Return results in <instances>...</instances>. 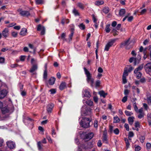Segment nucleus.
I'll use <instances>...</instances> for the list:
<instances>
[{
  "label": "nucleus",
  "mask_w": 151,
  "mask_h": 151,
  "mask_svg": "<svg viewBox=\"0 0 151 151\" xmlns=\"http://www.w3.org/2000/svg\"><path fill=\"white\" fill-rule=\"evenodd\" d=\"M3 114H7L3 116V120H5L9 116V115L12 113L14 111L13 107L12 106L10 107L6 106L3 108L1 109Z\"/></svg>",
  "instance_id": "nucleus-1"
},
{
  "label": "nucleus",
  "mask_w": 151,
  "mask_h": 151,
  "mask_svg": "<svg viewBox=\"0 0 151 151\" xmlns=\"http://www.w3.org/2000/svg\"><path fill=\"white\" fill-rule=\"evenodd\" d=\"M91 120L89 118L83 117L82 120L80 122V125L84 128H88L90 127V123Z\"/></svg>",
  "instance_id": "nucleus-2"
},
{
  "label": "nucleus",
  "mask_w": 151,
  "mask_h": 151,
  "mask_svg": "<svg viewBox=\"0 0 151 151\" xmlns=\"http://www.w3.org/2000/svg\"><path fill=\"white\" fill-rule=\"evenodd\" d=\"M84 70L85 74L87 77V81L88 83H90L92 84L94 82V79L92 78L91 76L90 73L85 67L84 68Z\"/></svg>",
  "instance_id": "nucleus-3"
},
{
  "label": "nucleus",
  "mask_w": 151,
  "mask_h": 151,
  "mask_svg": "<svg viewBox=\"0 0 151 151\" xmlns=\"http://www.w3.org/2000/svg\"><path fill=\"white\" fill-rule=\"evenodd\" d=\"M130 42V39L129 38L127 40L122 43L121 44L120 47H125L126 49H129L132 47L131 46H129Z\"/></svg>",
  "instance_id": "nucleus-4"
},
{
  "label": "nucleus",
  "mask_w": 151,
  "mask_h": 151,
  "mask_svg": "<svg viewBox=\"0 0 151 151\" xmlns=\"http://www.w3.org/2000/svg\"><path fill=\"white\" fill-rule=\"evenodd\" d=\"M93 136L94 134L93 132L89 133L88 134L84 133L81 135L82 137L83 136V139L87 141L91 139L93 137Z\"/></svg>",
  "instance_id": "nucleus-5"
},
{
  "label": "nucleus",
  "mask_w": 151,
  "mask_h": 151,
  "mask_svg": "<svg viewBox=\"0 0 151 151\" xmlns=\"http://www.w3.org/2000/svg\"><path fill=\"white\" fill-rule=\"evenodd\" d=\"M91 109L88 107H83L81 109V114H84L85 115H90L91 114Z\"/></svg>",
  "instance_id": "nucleus-6"
},
{
  "label": "nucleus",
  "mask_w": 151,
  "mask_h": 151,
  "mask_svg": "<svg viewBox=\"0 0 151 151\" xmlns=\"http://www.w3.org/2000/svg\"><path fill=\"white\" fill-rule=\"evenodd\" d=\"M115 41L116 39H112L109 41L105 46L104 50L108 51L109 48L112 46Z\"/></svg>",
  "instance_id": "nucleus-7"
},
{
  "label": "nucleus",
  "mask_w": 151,
  "mask_h": 151,
  "mask_svg": "<svg viewBox=\"0 0 151 151\" xmlns=\"http://www.w3.org/2000/svg\"><path fill=\"white\" fill-rule=\"evenodd\" d=\"M37 30L38 31H40L41 35H43L45 34V29L44 27L42 26L40 24H39L37 26Z\"/></svg>",
  "instance_id": "nucleus-8"
},
{
  "label": "nucleus",
  "mask_w": 151,
  "mask_h": 151,
  "mask_svg": "<svg viewBox=\"0 0 151 151\" xmlns=\"http://www.w3.org/2000/svg\"><path fill=\"white\" fill-rule=\"evenodd\" d=\"M18 11L19 12L20 14L22 16H28L30 15V13L28 11H23L21 9H19Z\"/></svg>",
  "instance_id": "nucleus-9"
},
{
  "label": "nucleus",
  "mask_w": 151,
  "mask_h": 151,
  "mask_svg": "<svg viewBox=\"0 0 151 151\" xmlns=\"http://www.w3.org/2000/svg\"><path fill=\"white\" fill-rule=\"evenodd\" d=\"M8 147L10 149H14L15 148V143L11 141H9L6 142Z\"/></svg>",
  "instance_id": "nucleus-10"
},
{
  "label": "nucleus",
  "mask_w": 151,
  "mask_h": 151,
  "mask_svg": "<svg viewBox=\"0 0 151 151\" xmlns=\"http://www.w3.org/2000/svg\"><path fill=\"white\" fill-rule=\"evenodd\" d=\"M144 68L146 72L149 73L151 72V63H147L145 66Z\"/></svg>",
  "instance_id": "nucleus-11"
},
{
  "label": "nucleus",
  "mask_w": 151,
  "mask_h": 151,
  "mask_svg": "<svg viewBox=\"0 0 151 151\" xmlns=\"http://www.w3.org/2000/svg\"><path fill=\"white\" fill-rule=\"evenodd\" d=\"M83 96L87 98H89L91 95L88 89H85L83 91Z\"/></svg>",
  "instance_id": "nucleus-12"
},
{
  "label": "nucleus",
  "mask_w": 151,
  "mask_h": 151,
  "mask_svg": "<svg viewBox=\"0 0 151 151\" xmlns=\"http://www.w3.org/2000/svg\"><path fill=\"white\" fill-rule=\"evenodd\" d=\"M2 35L4 37L6 38L8 37L9 35V30L7 28H5L2 32Z\"/></svg>",
  "instance_id": "nucleus-13"
},
{
  "label": "nucleus",
  "mask_w": 151,
  "mask_h": 151,
  "mask_svg": "<svg viewBox=\"0 0 151 151\" xmlns=\"http://www.w3.org/2000/svg\"><path fill=\"white\" fill-rule=\"evenodd\" d=\"M7 91L6 90H3L0 91V99L4 98L6 95Z\"/></svg>",
  "instance_id": "nucleus-14"
},
{
  "label": "nucleus",
  "mask_w": 151,
  "mask_h": 151,
  "mask_svg": "<svg viewBox=\"0 0 151 151\" xmlns=\"http://www.w3.org/2000/svg\"><path fill=\"white\" fill-rule=\"evenodd\" d=\"M103 142L107 144L108 143L107 136L106 131H104L103 136Z\"/></svg>",
  "instance_id": "nucleus-15"
},
{
  "label": "nucleus",
  "mask_w": 151,
  "mask_h": 151,
  "mask_svg": "<svg viewBox=\"0 0 151 151\" xmlns=\"http://www.w3.org/2000/svg\"><path fill=\"white\" fill-rule=\"evenodd\" d=\"M54 107V104H51L48 105L47 106V110L48 113H51Z\"/></svg>",
  "instance_id": "nucleus-16"
},
{
  "label": "nucleus",
  "mask_w": 151,
  "mask_h": 151,
  "mask_svg": "<svg viewBox=\"0 0 151 151\" xmlns=\"http://www.w3.org/2000/svg\"><path fill=\"white\" fill-rule=\"evenodd\" d=\"M37 68L38 67L37 65H33L31 68L29 70V72L31 73H33L37 70Z\"/></svg>",
  "instance_id": "nucleus-17"
},
{
  "label": "nucleus",
  "mask_w": 151,
  "mask_h": 151,
  "mask_svg": "<svg viewBox=\"0 0 151 151\" xmlns=\"http://www.w3.org/2000/svg\"><path fill=\"white\" fill-rule=\"evenodd\" d=\"M27 33V29L25 28H23L22 29L19 34L22 36H24L26 35Z\"/></svg>",
  "instance_id": "nucleus-18"
},
{
  "label": "nucleus",
  "mask_w": 151,
  "mask_h": 151,
  "mask_svg": "<svg viewBox=\"0 0 151 151\" xmlns=\"http://www.w3.org/2000/svg\"><path fill=\"white\" fill-rule=\"evenodd\" d=\"M66 87V83L64 82H62L60 84L59 88L60 90H62Z\"/></svg>",
  "instance_id": "nucleus-19"
},
{
  "label": "nucleus",
  "mask_w": 151,
  "mask_h": 151,
  "mask_svg": "<svg viewBox=\"0 0 151 151\" xmlns=\"http://www.w3.org/2000/svg\"><path fill=\"white\" fill-rule=\"evenodd\" d=\"M37 146L38 149L40 151H42V150L43 145L41 144V142L39 141L37 143Z\"/></svg>",
  "instance_id": "nucleus-20"
},
{
  "label": "nucleus",
  "mask_w": 151,
  "mask_h": 151,
  "mask_svg": "<svg viewBox=\"0 0 151 151\" xmlns=\"http://www.w3.org/2000/svg\"><path fill=\"white\" fill-rule=\"evenodd\" d=\"M99 93L101 96H102L104 98H105L106 96L107 95V93H105L103 91H99Z\"/></svg>",
  "instance_id": "nucleus-21"
},
{
  "label": "nucleus",
  "mask_w": 151,
  "mask_h": 151,
  "mask_svg": "<svg viewBox=\"0 0 151 151\" xmlns=\"http://www.w3.org/2000/svg\"><path fill=\"white\" fill-rule=\"evenodd\" d=\"M134 118L133 116L129 117L128 118V121L129 124L132 125L134 122Z\"/></svg>",
  "instance_id": "nucleus-22"
},
{
  "label": "nucleus",
  "mask_w": 151,
  "mask_h": 151,
  "mask_svg": "<svg viewBox=\"0 0 151 151\" xmlns=\"http://www.w3.org/2000/svg\"><path fill=\"white\" fill-rule=\"evenodd\" d=\"M104 3L103 1H97L95 2V5L97 6H99L100 5L103 4Z\"/></svg>",
  "instance_id": "nucleus-23"
},
{
  "label": "nucleus",
  "mask_w": 151,
  "mask_h": 151,
  "mask_svg": "<svg viewBox=\"0 0 151 151\" xmlns=\"http://www.w3.org/2000/svg\"><path fill=\"white\" fill-rule=\"evenodd\" d=\"M55 81V78L53 77H51L50 78L49 81V83L50 84L52 85L54 83Z\"/></svg>",
  "instance_id": "nucleus-24"
},
{
  "label": "nucleus",
  "mask_w": 151,
  "mask_h": 151,
  "mask_svg": "<svg viewBox=\"0 0 151 151\" xmlns=\"http://www.w3.org/2000/svg\"><path fill=\"white\" fill-rule=\"evenodd\" d=\"M134 73L135 74L136 78L137 79L140 78L142 75V74L140 72L137 71Z\"/></svg>",
  "instance_id": "nucleus-25"
},
{
  "label": "nucleus",
  "mask_w": 151,
  "mask_h": 151,
  "mask_svg": "<svg viewBox=\"0 0 151 151\" xmlns=\"http://www.w3.org/2000/svg\"><path fill=\"white\" fill-rule=\"evenodd\" d=\"M147 119L149 125H151V113H148L147 115Z\"/></svg>",
  "instance_id": "nucleus-26"
},
{
  "label": "nucleus",
  "mask_w": 151,
  "mask_h": 151,
  "mask_svg": "<svg viewBox=\"0 0 151 151\" xmlns=\"http://www.w3.org/2000/svg\"><path fill=\"white\" fill-rule=\"evenodd\" d=\"M126 12L125 10L124 9H121L119 12V15L122 16L124 15Z\"/></svg>",
  "instance_id": "nucleus-27"
},
{
  "label": "nucleus",
  "mask_w": 151,
  "mask_h": 151,
  "mask_svg": "<svg viewBox=\"0 0 151 151\" xmlns=\"http://www.w3.org/2000/svg\"><path fill=\"white\" fill-rule=\"evenodd\" d=\"M120 120L118 118V116H116L114 117V123H117L119 122Z\"/></svg>",
  "instance_id": "nucleus-28"
},
{
  "label": "nucleus",
  "mask_w": 151,
  "mask_h": 151,
  "mask_svg": "<svg viewBox=\"0 0 151 151\" xmlns=\"http://www.w3.org/2000/svg\"><path fill=\"white\" fill-rule=\"evenodd\" d=\"M128 73H129L127 71V68H125L124 70V71L123 73V76L124 77H127L128 76Z\"/></svg>",
  "instance_id": "nucleus-29"
},
{
  "label": "nucleus",
  "mask_w": 151,
  "mask_h": 151,
  "mask_svg": "<svg viewBox=\"0 0 151 151\" xmlns=\"http://www.w3.org/2000/svg\"><path fill=\"white\" fill-rule=\"evenodd\" d=\"M143 68L142 65L139 66L137 68L135 69L134 71V73H135L137 71L140 72L139 71L142 70Z\"/></svg>",
  "instance_id": "nucleus-30"
},
{
  "label": "nucleus",
  "mask_w": 151,
  "mask_h": 151,
  "mask_svg": "<svg viewBox=\"0 0 151 151\" xmlns=\"http://www.w3.org/2000/svg\"><path fill=\"white\" fill-rule=\"evenodd\" d=\"M86 103L89 106H91L93 105V102L89 100H88L86 101Z\"/></svg>",
  "instance_id": "nucleus-31"
},
{
  "label": "nucleus",
  "mask_w": 151,
  "mask_h": 151,
  "mask_svg": "<svg viewBox=\"0 0 151 151\" xmlns=\"http://www.w3.org/2000/svg\"><path fill=\"white\" fill-rule=\"evenodd\" d=\"M110 26V24H108L106 25L105 29V30L106 32L109 33L110 32V29L109 28Z\"/></svg>",
  "instance_id": "nucleus-32"
},
{
  "label": "nucleus",
  "mask_w": 151,
  "mask_h": 151,
  "mask_svg": "<svg viewBox=\"0 0 151 151\" xmlns=\"http://www.w3.org/2000/svg\"><path fill=\"white\" fill-rule=\"evenodd\" d=\"M69 22V21L68 19H63L62 20L61 23L64 25L65 23L68 24Z\"/></svg>",
  "instance_id": "nucleus-33"
},
{
  "label": "nucleus",
  "mask_w": 151,
  "mask_h": 151,
  "mask_svg": "<svg viewBox=\"0 0 151 151\" xmlns=\"http://www.w3.org/2000/svg\"><path fill=\"white\" fill-rule=\"evenodd\" d=\"M125 113L126 115L128 116H131L133 114V113L132 112L129 111L127 110H126L125 111Z\"/></svg>",
  "instance_id": "nucleus-34"
},
{
  "label": "nucleus",
  "mask_w": 151,
  "mask_h": 151,
  "mask_svg": "<svg viewBox=\"0 0 151 151\" xmlns=\"http://www.w3.org/2000/svg\"><path fill=\"white\" fill-rule=\"evenodd\" d=\"M77 6L81 9H83L84 8L83 4L81 3H78L77 4Z\"/></svg>",
  "instance_id": "nucleus-35"
},
{
  "label": "nucleus",
  "mask_w": 151,
  "mask_h": 151,
  "mask_svg": "<svg viewBox=\"0 0 151 151\" xmlns=\"http://www.w3.org/2000/svg\"><path fill=\"white\" fill-rule=\"evenodd\" d=\"M47 77V70L45 69L44 71L43 74V78L46 80Z\"/></svg>",
  "instance_id": "nucleus-36"
},
{
  "label": "nucleus",
  "mask_w": 151,
  "mask_h": 151,
  "mask_svg": "<svg viewBox=\"0 0 151 151\" xmlns=\"http://www.w3.org/2000/svg\"><path fill=\"white\" fill-rule=\"evenodd\" d=\"M103 12L105 14H107L109 12V8L107 7H105L103 9Z\"/></svg>",
  "instance_id": "nucleus-37"
},
{
  "label": "nucleus",
  "mask_w": 151,
  "mask_h": 151,
  "mask_svg": "<svg viewBox=\"0 0 151 151\" xmlns=\"http://www.w3.org/2000/svg\"><path fill=\"white\" fill-rule=\"evenodd\" d=\"M124 140L125 142V143L126 144V147H127V148H128L129 147V146L130 145L129 142L128 141V139L127 138H125Z\"/></svg>",
  "instance_id": "nucleus-38"
},
{
  "label": "nucleus",
  "mask_w": 151,
  "mask_h": 151,
  "mask_svg": "<svg viewBox=\"0 0 151 151\" xmlns=\"http://www.w3.org/2000/svg\"><path fill=\"white\" fill-rule=\"evenodd\" d=\"M112 32L113 33V35L114 36L118 35V32L115 29H114Z\"/></svg>",
  "instance_id": "nucleus-39"
},
{
  "label": "nucleus",
  "mask_w": 151,
  "mask_h": 151,
  "mask_svg": "<svg viewBox=\"0 0 151 151\" xmlns=\"http://www.w3.org/2000/svg\"><path fill=\"white\" fill-rule=\"evenodd\" d=\"M71 33L70 35L69 36V40L70 41L71 40L72 37L73 36L74 34V31H73V29H72L71 31Z\"/></svg>",
  "instance_id": "nucleus-40"
},
{
  "label": "nucleus",
  "mask_w": 151,
  "mask_h": 151,
  "mask_svg": "<svg viewBox=\"0 0 151 151\" xmlns=\"http://www.w3.org/2000/svg\"><path fill=\"white\" fill-rule=\"evenodd\" d=\"M147 149L149 150L151 148V144L149 143H147L146 145Z\"/></svg>",
  "instance_id": "nucleus-41"
},
{
  "label": "nucleus",
  "mask_w": 151,
  "mask_h": 151,
  "mask_svg": "<svg viewBox=\"0 0 151 151\" xmlns=\"http://www.w3.org/2000/svg\"><path fill=\"white\" fill-rule=\"evenodd\" d=\"M17 34L18 33L16 32L13 31L12 32V35L14 37H16L17 36Z\"/></svg>",
  "instance_id": "nucleus-42"
},
{
  "label": "nucleus",
  "mask_w": 151,
  "mask_h": 151,
  "mask_svg": "<svg viewBox=\"0 0 151 151\" xmlns=\"http://www.w3.org/2000/svg\"><path fill=\"white\" fill-rule=\"evenodd\" d=\"M73 13L76 15V16H78L79 15V14L77 10L76 9H74L73 11Z\"/></svg>",
  "instance_id": "nucleus-43"
},
{
  "label": "nucleus",
  "mask_w": 151,
  "mask_h": 151,
  "mask_svg": "<svg viewBox=\"0 0 151 151\" xmlns=\"http://www.w3.org/2000/svg\"><path fill=\"white\" fill-rule=\"evenodd\" d=\"M66 34L65 33H63L61 35V38L62 40H66V39L65 38Z\"/></svg>",
  "instance_id": "nucleus-44"
},
{
  "label": "nucleus",
  "mask_w": 151,
  "mask_h": 151,
  "mask_svg": "<svg viewBox=\"0 0 151 151\" xmlns=\"http://www.w3.org/2000/svg\"><path fill=\"white\" fill-rule=\"evenodd\" d=\"M129 62L131 63H132L133 61H135V64H136V58H134L133 57H132L129 59Z\"/></svg>",
  "instance_id": "nucleus-45"
},
{
  "label": "nucleus",
  "mask_w": 151,
  "mask_h": 151,
  "mask_svg": "<svg viewBox=\"0 0 151 151\" xmlns=\"http://www.w3.org/2000/svg\"><path fill=\"white\" fill-rule=\"evenodd\" d=\"M79 27L80 29L82 30H83L85 29V26L83 23L79 25Z\"/></svg>",
  "instance_id": "nucleus-46"
},
{
  "label": "nucleus",
  "mask_w": 151,
  "mask_h": 151,
  "mask_svg": "<svg viewBox=\"0 0 151 151\" xmlns=\"http://www.w3.org/2000/svg\"><path fill=\"white\" fill-rule=\"evenodd\" d=\"M114 133L116 134L117 135L119 133V130L118 128H116L113 130Z\"/></svg>",
  "instance_id": "nucleus-47"
},
{
  "label": "nucleus",
  "mask_w": 151,
  "mask_h": 151,
  "mask_svg": "<svg viewBox=\"0 0 151 151\" xmlns=\"http://www.w3.org/2000/svg\"><path fill=\"white\" fill-rule=\"evenodd\" d=\"M144 115V113H139V114L138 115V117L139 119H141L143 117Z\"/></svg>",
  "instance_id": "nucleus-48"
},
{
  "label": "nucleus",
  "mask_w": 151,
  "mask_h": 151,
  "mask_svg": "<svg viewBox=\"0 0 151 151\" xmlns=\"http://www.w3.org/2000/svg\"><path fill=\"white\" fill-rule=\"evenodd\" d=\"M49 91L50 92L51 94H54L55 93L56 91L55 89H52L49 90Z\"/></svg>",
  "instance_id": "nucleus-49"
},
{
  "label": "nucleus",
  "mask_w": 151,
  "mask_h": 151,
  "mask_svg": "<svg viewBox=\"0 0 151 151\" xmlns=\"http://www.w3.org/2000/svg\"><path fill=\"white\" fill-rule=\"evenodd\" d=\"M134 136V134L132 132H130L129 133L128 137L129 138L132 137Z\"/></svg>",
  "instance_id": "nucleus-50"
},
{
  "label": "nucleus",
  "mask_w": 151,
  "mask_h": 151,
  "mask_svg": "<svg viewBox=\"0 0 151 151\" xmlns=\"http://www.w3.org/2000/svg\"><path fill=\"white\" fill-rule=\"evenodd\" d=\"M124 127L127 131H129V125L128 124L125 123L124 124Z\"/></svg>",
  "instance_id": "nucleus-51"
},
{
  "label": "nucleus",
  "mask_w": 151,
  "mask_h": 151,
  "mask_svg": "<svg viewBox=\"0 0 151 151\" xmlns=\"http://www.w3.org/2000/svg\"><path fill=\"white\" fill-rule=\"evenodd\" d=\"M123 83V84H125L127 82V80L126 79V77L123 76L122 77Z\"/></svg>",
  "instance_id": "nucleus-52"
},
{
  "label": "nucleus",
  "mask_w": 151,
  "mask_h": 151,
  "mask_svg": "<svg viewBox=\"0 0 151 151\" xmlns=\"http://www.w3.org/2000/svg\"><path fill=\"white\" fill-rule=\"evenodd\" d=\"M127 96H125L122 99V101L123 103H125L127 101Z\"/></svg>",
  "instance_id": "nucleus-53"
},
{
  "label": "nucleus",
  "mask_w": 151,
  "mask_h": 151,
  "mask_svg": "<svg viewBox=\"0 0 151 151\" xmlns=\"http://www.w3.org/2000/svg\"><path fill=\"white\" fill-rule=\"evenodd\" d=\"M141 149V147L139 146H137L135 147V151H139Z\"/></svg>",
  "instance_id": "nucleus-54"
},
{
  "label": "nucleus",
  "mask_w": 151,
  "mask_h": 151,
  "mask_svg": "<svg viewBox=\"0 0 151 151\" xmlns=\"http://www.w3.org/2000/svg\"><path fill=\"white\" fill-rule=\"evenodd\" d=\"M43 2V0H37L36 3L37 4H41Z\"/></svg>",
  "instance_id": "nucleus-55"
},
{
  "label": "nucleus",
  "mask_w": 151,
  "mask_h": 151,
  "mask_svg": "<svg viewBox=\"0 0 151 151\" xmlns=\"http://www.w3.org/2000/svg\"><path fill=\"white\" fill-rule=\"evenodd\" d=\"M26 56L24 55H22L20 57V60L21 61H23L24 60Z\"/></svg>",
  "instance_id": "nucleus-56"
},
{
  "label": "nucleus",
  "mask_w": 151,
  "mask_h": 151,
  "mask_svg": "<svg viewBox=\"0 0 151 151\" xmlns=\"http://www.w3.org/2000/svg\"><path fill=\"white\" fill-rule=\"evenodd\" d=\"M145 138L144 136H141L140 138V141L141 142L143 143L144 142Z\"/></svg>",
  "instance_id": "nucleus-57"
},
{
  "label": "nucleus",
  "mask_w": 151,
  "mask_h": 151,
  "mask_svg": "<svg viewBox=\"0 0 151 151\" xmlns=\"http://www.w3.org/2000/svg\"><path fill=\"white\" fill-rule=\"evenodd\" d=\"M146 49H144L143 52V53L144 55L143 57V58L144 59H145L147 58V55H146Z\"/></svg>",
  "instance_id": "nucleus-58"
},
{
  "label": "nucleus",
  "mask_w": 151,
  "mask_h": 151,
  "mask_svg": "<svg viewBox=\"0 0 151 151\" xmlns=\"http://www.w3.org/2000/svg\"><path fill=\"white\" fill-rule=\"evenodd\" d=\"M98 122L97 120H95L94 122V127L95 128H97L98 127Z\"/></svg>",
  "instance_id": "nucleus-59"
},
{
  "label": "nucleus",
  "mask_w": 151,
  "mask_h": 151,
  "mask_svg": "<svg viewBox=\"0 0 151 151\" xmlns=\"http://www.w3.org/2000/svg\"><path fill=\"white\" fill-rule=\"evenodd\" d=\"M113 126H111V125L109 126V132H110V133H111L113 132Z\"/></svg>",
  "instance_id": "nucleus-60"
},
{
  "label": "nucleus",
  "mask_w": 151,
  "mask_h": 151,
  "mask_svg": "<svg viewBox=\"0 0 151 151\" xmlns=\"http://www.w3.org/2000/svg\"><path fill=\"white\" fill-rule=\"evenodd\" d=\"M127 20L128 21L130 22L132 21L133 19V17L132 16H131L129 17H128Z\"/></svg>",
  "instance_id": "nucleus-61"
},
{
  "label": "nucleus",
  "mask_w": 151,
  "mask_h": 151,
  "mask_svg": "<svg viewBox=\"0 0 151 151\" xmlns=\"http://www.w3.org/2000/svg\"><path fill=\"white\" fill-rule=\"evenodd\" d=\"M133 69V68L131 66H129L128 68H127V71L129 72H130Z\"/></svg>",
  "instance_id": "nucleus-62"
},
{
  "label": "nucleus",
  "mask_w": 151,
  "mask_h": 151,
  "mask_svg": "<svg viewBox=\"0 0 151 151\" xmlns=\"http://www.w3.org/2000/svg\"><path fill=\"white\" fill-rule=\"evenodd\" d=\"M100 81L99 80H97L96 83V87H99L100 85Z\"/></svg>",
  "instance_id": "nucleus-63"
},
{
  "label": "nucleus",
  "mask_w": 151,
  "mask_h": 151,
  "mask_svg": "<svg viewBox=\"0 0 151 151\" xmlns=\"http://www.w3.org/2000/svg\"><path fill=\"white\" fill-rule=\"evenodd\" d=\"M37 62V60H35L34 58H32L31 60V63L32 64H34L36 63Z\"/></svg>",
  "instance_id": "nucleus-64"
}]
</instances>
